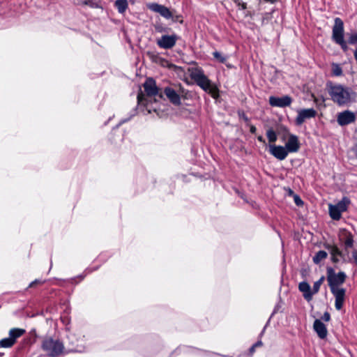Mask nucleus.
Returning <instances> with one entry per match:
<instances>
[{"mask_svg": "<svg viewBox=\"0 0 357 357\" xmlns=\"http://www.w3.org/2000/svg\"><path fill=\"white\" fill-rule=\"evenodd\" d=\"M346 279L347 275L344 271L335 273L333 268H327L326 280L331 292L335 297V307L337 310H340L344 305L346 289L339 287L345 282Z\"/></svg>", "mask_w": 357, "mask_h": 357, "instance_id": "obj_1", "label": "nucleus"}, {"mask_svg": "<svg viewBox=\"0 0 357 357\" xmlns=\"http://www.w3.org/2000/svg\"><path fill=\"white\" fill-rule=\"evenodd\" d=\"M326 86L331 100L339 106L347 105L351 102L352 96H356L351 88L331 81L327 82Z\"/></svg>", "mask_w": 357, "mask_h": 357, "instance_id": "obj_2", "label": "nucleus"}, {"mask_svg": "<svg viewBox=\"0 0 357 357\" xmlns=\"http://www.w3.org/2000/svg\"><path fill=\"white\" fill-rule=\"evenodd\" d=\"M190 77L204 91L211 95L213 98L219 97L218 87L212 84L211 81L205 75L202 68H195L192 71Z\"/></svg>", "mask_w": 357, "mask_h": 357, "instance_id": "obj_3", "label": "nucleus"}, {"mask_svg": "<svg viewBox=\"0 0 357 357\" xmlns=\"http://www.w3.org/2000/svg\"><path fill=\"white\" fill-rule=\"evenodd\" d=\"M40 347L49 357H57L65 352L63 342L51 336H45L42 338Z\"/></svg>", "mask_w": 357, "mask_h": 357, "instance_id": "obj_4", "label": "nucleus"}, {"mask_svg": "<svg viewBox=\"0 0 357 357\" xmlns=\"http://www.w3.org/2000/svg\"><path fill=\"white\" fill-rule=\"evenodd\" d=\"M185 91L181 84H178L166 86L163 93L172 105L179 106L181 104V96L185 94Z\"/></svg>", "mask_w": 357, "mask_h": 357, "instance_id": "obj_5", "label": "nucleus"}, {"mask_svg": "<svg viewBox=\"0 0 357 357\" xmlns=\"http://www.w3.org/2000/svg\"><path fill=\"white\" fill-rule=\"evenodd\" d=\"M332 31V39L339 45L344 52L348 50V46L344 39V22L340 17H335Z\"/></svg>", "mask_w": 357, "mask_h": 357, "instance_id": "obj_6", "label": "nucleus"}, {"mask_svg": "<svg viewBox=\"0 0 357 357\" xmlns=\"http://www.w3.org/2000/svg\"><path fill=\"white\" fill-rule=\"evenodd\" d=\"M179 37L174 33L172 35H162L156 41L157 45L164 50H170L173 48Z\"/></svg>", "mask_w": 357, "mask_h": 357, "instance_id": "obj_7", "label": "nucleus"}, {"mask_svg": "<svg viewBox=\"0 0 357 357\" xmlns=\"http://www.w3.org/2000/svg\"><path fill=\"white\" fill-rule=\"evenodd\" d=\"M297 114L295 123L296 126H301L307 119L314 118L317 112L314 108L299 109L297 110Z\"/></svg>", "mask_w": 357, "mask_h": 357, "instance_id": "obj_8", "label": "nucleus"}, {"mask_svg": "<svg viewBox=\"0 0 357 357\" xmlns=\"http://www.w3.org/2000/svg\"><path fill=\"white\" fill-rule=\"evenodd\" d=\"M146 6L150 10L159 13L167 20H170V18L173 17V12L164 5L158 3H149Z\"/></svg>", "mask_w": 357, "mask_h": 357, "instance_id": "obj_9", "label": "nucleus"}, {"mask_svg": "<svg viewBox=\"0 0 357 357\" xmlns=\"http://www.w3.org/2000/svg\"><path fill=\"white\" fill-rule=\"evenodd\" d=\"M356 114L350 110H344L337 114V122L340 126H345L356 121Z\"/></svg>", "mask_w": 357, "mask_h": 357, "instance_id": "obj_10", "label": "nucleus"}, {"mask_svg": "<svg viewBox=\"0 0 357 357\" xmlns=\"http://www.w3.org/2000/svg\"><path fill=\"white\" fill-rule=\"evenodd\" d=\"M143 86L147 96L151 98L159 95L160 98H162V94H159V89L157 87L155 81L153 78H147Z\"/></svg>", "mask_w": 357, "mask_h": 357, "instance_id": "obj_11", "label": "nucleus"}, {"mask_svg": "<svg viewBox=\"0 0 357 357\" xmlns=\"http://www.w3.org/2000/svg\"><path fill=\"white\" fill-rule=\"evenodd\" d=\"M292 98L289 96H284L282 97L270 96L269 104L272 107H285L289 106L292 102Z\"/></svg>", "mask_w": 357, "mask_h": 357, "instance_id": "obj_12", "label": "nucleus"}, {"mask_svg": "<svg viewBox=\"0 0 357 357\" xmlns=\"http://www.w3.org/2000/svg\"><path fill=\"white\" fill-rule=\"evenodd\" d=\"M269 152L280 160H284L288 155V151H287L286 148L280 145L270 144Z\"/></svg>", "mask_w": 357, "mask_h": 357, "instance_id": "obj_13", "label": "nucleus"}, {"mask_svg": "<svg viewBox=\"0 0 357 357\" xmlns=\"http://www.w3.org/2000/svg\"><path fill=\"white\" fill-rule=\"evenodd\" d=\"M284 147L287 151H288V153L297 152L300 149V143L298 137L295 135L290 134Z\"/></svg>", "mask_w": 357, "mask_h": 357, "instance_id": "obj_14", "label": "nucleus"}, {"mask_svg": "<svg viewBox=\"0 0 357 357\" xmlns=\"http://www.w3.org/2000/svg\"><path fill=\"white\" fill-rule=\"evenodd\" d=\"M313 328L320 339H325L326 337L328 335L326 326L320 319H315Z\"/></svg>", "mask_w": 357, "mask_h": 357, "instance_id": "obj_15", "label": "nucleus"}, {"mask_svg": "<svg viewBox=\"0 0 357 357\" xmlns=\"http://www.w3.org/2000/svg\"><path fill=\"white\" fill-rule=\"evenodd\" d=\"M298 289L303 293V296L307 301H310L312 299V290H311L310 284L306 281L301 282L298 284Z\"/></svg>", "mask_w": 357, "mask_h": 357, "instance_id": "obj_16", "label": "nucleus"}, {"mask_svg": "<svg viewBox=\"0 0 357 357\" xmlns=\"http://www.w3.org/2000/svg\"><path fill=\"white\" fill-rule=\"evenodd\" d=\"M343 236L344 237V244L345 250L353 248L354 241L352 234L344 229L343 230Z\"/></svg>", "mask_w": 357, "mask_h": 357, "instance_id": "obj_17", "label": "nucleus"}, {"mask_svg": "<svg viewBox=\"0 0 357 357\" xmlns=\"http://www.w3.org/2000/svg\"><path fill=\"white\" fill-rule=\"evenodd\" d=\"M26 331L22 328H13L9 331V337L15 343L17 338L25 333Z\"/></svg>", "mask_w": 357, "mask_h": 357, "instance_id": "obj_18", "label": "nucleus"}, {"mask_svg": "<svg viewBox=\"0 0 357 357\" xmlns=\"http://www.w3.org/2000/svg\"><path fill=\"white\" fill-rule=\"evenodd\" d=\"M350 202L351 201L349 198H348L347 197H343L340 202L335 204V206L342 213L347 210V207Z\"/></svg>", "mask_w": 357, "mask_h": 357, "instance_id": "obj_19", "label": "nucleus"}, {"mask_svg": "<svg viewBox=\"0 0 357 357\" xmlns=\"http://www.w3.org/2000/svg\"><path fill=\"white\" fill-rule=\"evenodd\" d=\"M329 215L334 220H339L341 218L342 212L335 205H329Z\"/></svg>", "mask_w": 357, "mask_h": 357, "instance_id": "obj_20", "label": "nucleus"}, {"mask_svg": "<svg viewBox=\"0 0 357 357\" xmlns=\"http://www.w3.org/2000/svg\"><path fill=\"white\" fill-rule=\"evenodd\" d=\"M114 5L119 13L121 14L124 13L128 7L127 0H116Z\"/></svg>", "mask_w": 357, "mask_h": 357, "instance_id": "obj_21", "label": "nucleus"}, {"mask_svg": "<svg viewBox=\"0 0 357 357\" xmlns=\"http://www.w3.org/2000/svg\"><path fill=\"white\" fill-rule=\"evenodd\" d=\"M328 256V254L324 250L318 251L313 257V261L316 264H319L322 260L325 259Z\"/></svg>", "mask_w": 357, "mask_h": 357, "instance_id": "obj_22", "label": "nucleus"}, {"mask_svg": "<svg viewBox=\"0 0 357 357\" xmlns=\"http://www.w3.org/2000/svg\"><path fill=\"white\" fill-rule=\"evenodd\" d=\"M15 344V342L10 337L3 338L0 340V347L10 348Z\"/></svg>", "mask_w": 357, "mask_h": 357, "instance_id": "obj_23", "label": "nucleus"}, {"mask_svg": "<svg viewBox=\"0 0 357 357\" xmlns=\"http://www.w3.org/2000/svg\"><path fill=\"white\" fill-rule=\"evenodd\" d=\"M324 280H325V277L324 275H322L317 281H316L314 283L313 288H312L313 295L316 294L317 293L319 292V291L320 289V287L322 284V283L324 282Z\"/></svg>", "mask_w": 357, "mask_h": 357, "instance_id": "obj_24", "label": "nucleus"}, {"mask_svg": "<svg viewBox=\"0 0 357 357\" xmlns=\"http://www.w3.org/2000/svg\"><path fill=\"white\" fill-rule=\"evenodd\" d=\"M266 135L270 143L275 142L278 139L276 132L272 128L267 130Z\"/></svg>", "mask_w": 357, "mask_h": 357, "instance_id": "obj_25", "label": "nucleus"}, {"mask_svg": "<svg viewBox=\"0 0 357 357\" xmlns=\"http://www.w3.org/2000/svg\"><path fill=\"white\" fill-rule=\"evenodd\" d=\"M332 73L334 76H341L342 75V69L339 64L333 63Z\"/></svg>", "mask_w": 357, "mask_h": 357, "instance_id": "obj_26", "label": "nucleus"}, {"mask_svg": "<svg viewBox=\"0 0 357 357\" xmlns=\"http://www.w3.org/2000/svg\"><path fill=\"white\" fill-rule=\"evenodd\" d=\"M213 56L216 60H218L221 63H225L227 59V56L222 55V54L218 51L213 52Z\"/></svg>", "mask_w": 357, "mask_h": 357, "instance_id": "obj_27", "label": "nucleus"}, {"mask_svg": "<svg viewBox=\"0 0 357 357\" xmlns=\"http://www.w3.org/2000/svg\"><path fill=\"white\" fill-rule=\"evenodd\" d=\"M331 255L338 256L342 258L344 257V255L342 254V252L337 246H333L331 248Z\"/></svg>", "mask_w": 357, "mask_h": 357, "instance_id": "obj_28", "label": "nucleus"}, {"mask_svg": "<svg viewBox=\"0 0 357 357\" xmlns=\"http://www.w3.org/2000/svg\"><path fill=\"white\" fill-rule=\"evenodd\" d=\"M348 43L350 45L357 44V32L353 33L349 36Z\"/></svg>", "mask_w": 357, "mask_h": 357, "instance_id": "obj_29", "label": "nucleus"}, {"mask_svg": "<svg viewBox=\"0 0 357 357\" xmlns=\"http://www.w3.org/2000/svg\"><path fill=\"white\" fill-rule=\"evenodd\" d=\"M233 1L242 10H245L247 8L246 3L243 2L241 0H233Z\"/></svg>", "mask_w": 357, "mask_h": 357, "instance_id": "obj_30", "label": "nucleus"}, {"mask_svg": "<svg viewBox=\"0 0 357 357\" xmlns=\"http://www.w3.org/2000/svg\"><path fill=\"white\" fill-rule=\"evenodd\" d=\"M147 100L146 98L144 97V95L142 93H139L137 95V102L139 105L146 103Z\"/></svg>", "mask_w": 357, "mask_h": 357, "instance_id": "obj_31", "label": "nucleus"}, {"mask_svg": "<svg viewBox=\"0 0 357 357\" xmlns=\"http://www.w3.org/2000/svg\"><path fill=\"white\" fill-rule=\"evenodd\" d=\"M84 3L91 8H98V5L93 0H86L84 1Z\"/></svg>", "mask_w": 357, "mask_h": 357, "instance_id": "obj_32", "label": "nucleus"}, {"mask_svg": "<svg viewBox=\"0 0 357 357\" xmlns=\"http://www.w3.org/2000/svg\"><path fill=\"white\" fill-rule=\"evenodd\" d=\"M45 280L36 279L29 284V287H33L36 284H43V283H45Z\"/></svg>", "mask_w": 357, "mask_h": 357, "instance_id": "obj_33", "label": "nucleus"}, {"mask_svg": "<svg viewBox=\"0 0 357 357\" xmlns=\"http://www.w3.org/2000/svg\"><path fill=\"white\" fill-rule=\"evenodd\" d=\"M294 202L297 206H302L303 204V202L298 195H295Z\"/></svg>", "mask_w": 357, "mask_h": 357, "instance_id": "obj_34", "label": "nucleus"}, {"mask_svg": "<svg viewBox=\"0 0 357 357\" xmlns=\"http://www.w3.org/2000/svg\"><path fill=\"white\" fill-rule=\"evenodd\" d=\"M238 116L243 119L245 122H248L250 121L248 116L243 112H238Z\"/></svg>", "mask_w": 357, "mask_h": 357, "instance_id": "obj_35", "label": "nucleus"}, {"mask_svg": "<svg viewBox=\"0 0 357 357\" xmlns=\"http://www.w3.org/2000/svg\"><path fill=\"white\" fill-rule=\"evenodd\" d=\"M321 319L325 321H329L331 320V314L328 312H325L321 317Z\"/></svg>", "mask_w": 357, "mask_h": 357, "instance_id": "obj_36", "label": "nucleus"}, {"mask_svg": "<svg viewBox=\"0 0 357 357\" xmlns=\"http://www.w3.org/2000/svg\"><path fill=\"white\" fill-rule=\"evenodd\" d=\"M181 17V15H174L173 17L170 18L174 22H180L181 23L183 22V20H179V18Z\"/></svg>", "mask_w": 357, "mask_h": 357, "instance_id": "obj_37", "label": "nucleus"}, {"mask_svg": "<svg viewBox=\"0 0 357 357\" xmlns=\"http://www.w3.org/2000/svg\"><path fill=\"white\" fill-rule=\"evenodd\" d=\"M352 257L354 259V263L357 266V250H354L352 252Z\"/></svg>", "mask_w": 357, "mask_h": 357, "instance_id": "obj_38", "label": "nucleus"}, {"mask_svg": "<svg viewBox=\"0 0 357 357\" xmlns=\"http://www.w3.org/2000/svg\"><path fill=\"white\" fill-rule=\"evenodd\" d=\"M250 131L251 133L255 134L257 131L256 127L253 125H251L250 127Z\"/></svg>", "mask_w": 357, "mask_h": 357, "instance_id": "obj_39", "label": "nucleus"}, {"mask_svg": "<svg viewBox=\"0 0 357 357\" xmlns=\"http://www.w3.org/2000/svg\"><path fill=\"white\" fill-rule=\"evenodd\" d=\"M338 256L331 255V260L334 263H337L339 261Z\"/></svg>", "mask_w": 357, "mask_h": 357, "instance_id": "obj_40", "label": "nucleus"}, {"mask_svg": "<svg viewBox=\"0 0 357 357\" xmlns=\"http://www.w3.org/2000/svg\"><path fill=\"white\" fill-rule=\"evenodd\" d=\"M256 348L257 347L254 344L250 348L249 353H250V355L253 354V353L255 352Z\"/></svg>", "mask_w": 357, "mask_h": 357, "instance_id": "obj_41", "label": "nucleus"}, {"mask_svg": "<svg viewBox=\"0 0 357 357\" xmlns=\"http://www.w3.org/2000/svg\"><path fill=\"white\" fill-rule=\"evenodd\" d=\"M352 151L354 153L356 158H357V143L353 146Z\"/></svg>", "mask_w": 357, "mask_h": 357, "instance_id": "obj_42", "label": "nucleus"}, {"mask_svg": "<svg viewBox=\"0 0 357 357\" xmlns=\"http://www.w3.org/2000/svg\"><path fill=\"white\" fill-rule=\"evenodd\" d=\"M257 139L260 142L265 143L264 138L262 136H261V135L257 137Z\"/></svg>", "mask_w": 357, "mask_h": 357, "instance_id": "obj_43", "label": "nucleus"}, {"mask_svg": "<svg viewBox=\"0 0 357 357\" xmlns=\"http://www.w3.org/2000/svg\"><path fill=\"white\" fill-rule=\"evenodd\" d=\"M254 345L256 347H260L262 345V342L261 340L257 341L256 343L254 344Z\"/></svg>", "mask_w": 357, "mask_h": 357, "instance_id": "obj_44", "label": "nucleus"}, {"mask_svg": "<svg viewBox=\"0 0 357 357\" xmlns=\"http://www.w3.org/2000/svg\"><path fill=\"white\" fill-rule=\"evenodd\" d=\"M68 351H75V352H77V351H78V349H76V348H69L68 349Z\"/></svg>", "mask_w": 357, "mask_h": 357, "instance_id": "obj_45", "label": "nucleus"}, {"mask_svg": "<svg viewBox=\"0 0 357 357\" xmlns=\"http://www.w3.org/2000/svg\"><path fill=\"white\" fill-rule=\"evenodd\" d=\"M354 58H355V59H356V61L357 62V48L354 51Z\"/></svg>", "mask_w": 357, "mask_h": 357, "instance_id": "obj_46", "label": "nucleus"}, {"mask_svg": "<svg viewBox=\"0 0 357 357\" xmlns=\"http://www.w3.org/2000/svg\"><path fill=\"white\" fill-rule=\"evenodd\" d=\"M266 324H268V323H267ZM266 326H267V325H266V326L264 327V328H263L262 331H261V333H260V336H261V335L264 334V331H265V329H266Z\"/></svg>", "mask_w": 357, "mask_h": 357, "instance_id": "obj_47", "label": "nucleus"}, {"mask_svg": "<svg viewBox=\"0 0 357 357\" xmlns=\"http://www.w3.org/2000/svg\"><path fill=\"white\" fill-rule=\"evenodd\" d=\"M264 1L266 2H270V3H273L275 2L276 0H264Z\"/></svg>", "mask_w": 357, "mask_h": 357, "instance_id": "obj_48", "label": "nucleus"}, {"mask_svg": "<svg viewBox=\"0 0 357 357\" xmlns=\"http://www.w3.org/2000/svg\"><path fill=\"white\" fill-rule=\"evenodd\" d=\"M156 31H158V32H162L163 31L162 29H159L158 27L155 28Z\"/></svg>", "mask_w": 357, "mask_h": 357, "instance_id": "obj_49", "label": "nucleus"}, {"mask_svg": "<svg viewBox=\"0 0 357 357\" xmlns=\"http://www.w3.org/2000/svg\"><path fill=\"white\" fill-rule=\"evenodd\" d=\"M276 312V309H275L271 314V317H273V315Z\"/></svg>", "mask_w": 357, "mask_h": 357, "instance_id": "obj_50", "label": "nucleus"}, {"mask_svg": "<svg viewBox=\"0 0 357 357\" xmlns=\"http://www.w3.org/2000/svg\"><path fill=\"white\" fill-rule=\"evenodd\" d=\"M3 355V353H0V357H1Z\"/></svg>", "mask_w": 357, "mask_h": 357, "instance_id": "obj_51", "label": "nucleus"}, {"mask_svg": "<svg viewBox=\"0 0 357 357\" xmlns=\"http://www.w3.org/2000/svg\"><path fill=\"white\" fill-rule=\"evenodd\" d=\"M271 317H272L271 316V317H270V318H268V321L267 322L268 324V322H269V320H271Z\"/></svg>", "mask_w": 357, "mask_h": 357, "instance_id": "obj_52", "label": "nucleus"}]
</instances>
